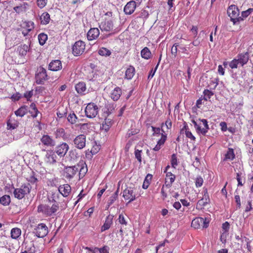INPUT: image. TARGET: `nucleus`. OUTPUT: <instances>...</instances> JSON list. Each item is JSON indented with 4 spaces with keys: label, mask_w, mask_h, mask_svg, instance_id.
<instances>
[{
    "label": "nucleus",
    "mask_w": 253,
    "mask_h": 253,
    "mask_svg": "<svg viewBox=\"0 0 253 253\" xmlns=\"http://www.w3.org/2000/svg\"><path fill=\"white\" fill-rule=\"evenodd\" d=\"M14 197L18 200L23 199L25 195L30 193L32 187L29 183L23 184L19 188H14Z\"/></svg>",
    "instance_id": "1"
},
{
    "label": "nucleus",
    "mask_w": 253,
    "mask_h": 253,
    "mask_svg": "<svg viewBox=\"0 0 253 253\" xmlns=\"http://www.w3.org/2000/svg\"><path fill=\"white\" fill-rule=\"evenodd\" d=\"M227 13L234 25L243 21V18L239 17V10L235 5H230L227 9Z\"/></svg>",
    "instance_id": "2"
},
{
    "label": "nucleus",
    "mask_w": 253,
    "mask_h": 253,
    "mask_svg": "<svg viewBox=\"0 0 253 253\" xmlns=\"http://www.w3.org/2000/svg\"><path fill=\"white\" fill-rule=\"evenodd\" d=\"M192 122L194 124L197 133H201L203 135L206 134L209 129V126L207 120L199 119L197 121L192 120Z\"/></svg>",
    "instance_id": "3"
},
{
    "label": "nucleus",
    "mask_w": 253,
    "mask_h": 253,
    "mask_svg": "<svg viewBox=\"0 0 253 253\" xmlns=\"http://www.w3.org/2000/svg\"><path fill=\"white\" fill-rule=\"evenodd\" d=\"M209 224V221L206 218L196 217L192 221L191 226L195 229H199L201 227L206 228L208 227Z\"/></svg>",
    "instance_id": "4"
},
{
    "label": "nucleus",
    "mask_w": 253,
    "mask_h": 253,
    "mask_svg": "<svg viewBox=\"0 0 253 253\" xmlns=\"http://www.w3.org/2000/svg\"><path fill=\"white\" fill-rule=\"evenodd\" d=\"M98 106L93 103L88 104L85 109V115L89 118L95 117L98 114Z\"/></svg>",
    "instance_id": "5"
},
{
    "label": "nucleus",
    "mask_w": 253,
    "mask_h": 253,
    "mask_svg": "<svg viewBox=\"0 0 253 253\" xmlns=\"http://www.w3.org/2000/svg\"><path fill=\"white\" fill-rule=\"evenodd\" d=\"M47 77L46 70L42 67H40L36 74V83L38 84H42L44 81L47 80Z\"/></svg>",
    "instance_id": "6"
},
{
    "label": "nucleus",
    "mask_w": 253,
    "mask_h": 253,
    "mask_svg": "<svg viewBox=\"0 0 253 253\" xmlns=\"http://www.w3.org/2000/svg\"><path fill=\"white\" fill-rule=\"evenodd\" d=\"M47 226L44 223L39 224L34 229L33 233L39 238H43L48 233Z\"/></svg>",
    "instance_id": "7"
},
{
    "label": "nucleus",
    "mask_w": 253,
    "mask_h": 253,
    "mask_svg": "<svg viewBox=\"0 0 253 253\" xmlns=\"http://www.w3.org/2000/svg\"><path fill=\"white\" fill-rule=\"evenodd\" d=\"M79 165L65 167L63 170L64 176L68 179L73 178L74 175L79 171Z\"/></svg>",
    "instance_id": "8"
},
{
    "label": "nucleus",
    "mask_w": 253,
    "mask_h": 253,
    "mask_svg": "<svg viewBox=\"0 0 253 253\" xmlns=\"http://www.w3.org/2000/svg\"><path fill=\"white\" fill-rule=\"evenodd\" d=\"M85 44L82 41L76 42L72 47V52L74 56H79L83 54L85 49Z\"/></svg>",
    "instance_id": "9"
},
{
    "label": "nucleus",
    "mask_w": 253,
    "mask_h": 253,
    "mask_svg": "<svg viewBox=\"0 0 253 253\" xmlns=\"http://www.w3.org/2000/svg\"><path fill=\"white\" fill-rule=\"evenodd\" d=\"M69 149V146L68 144L65 142H62L55 147L54 152L59 157H63L67 154Z\"/></svg>",
    "instance_id": "10"
},
{
    "label": "nucleus",
    "mask_w": 253,
    "mask_h": 253,
    "mask_svg": "<svg viewBox=\"0 0 253 253\" xmlns=\"http://www.w3.org/2000/svg\"><path fill=\"white\" fill-rule=\"evenodd\" d=\"M73 143L77 149H83L85 146L86 136L84 134L77 136L73 140Z\"/></svg>",
    "instance_id": "11"
},
{
    "label": "nucleus",
    "mask_w": 253,
    "mask_h": 253,
    "mask_svg": "<svg viewBox=\"0 0 253 253\" xmlns=\"http://www.w3.org/2000/svg\"><path fill=\"white\" fill-rule=\"evenodd\" d=\"M123 197L126 200H128V203L133 201L136 199L135 194L131 187H127L124 190Z\"/></svg>",
    "instance_id": "12"
},
{
    "label": "nucleus",
    "mask_w": 253,
    "mask_h": 253,
    "mask_svg": "<svg viewBox=\"0 0 253 253\" xmlns=\"http://www.w3.org/2000/svg\"><path fill=\"white\" fill-rule=\"evenodd\" d=\"M57 156L53 151H47L44 157V162L46 164L53 165L56 163Z\"/></svg>",
    "instance_id": "13"
},
{
    "label": "nucleus",
    "mask_w": 253,
    "mask_h": 253,
    "mask_svg": "<svg viewBox=\"0 0 253 253\" xmlns=\"http://www.w3.org/2000/svg\"><path fill=\"white\" fill-rule=\"evenodd\" d=\"M136 5V2L134 0L128 2L124 8L125 13L127 15H130L134 11Z\"/></svg>",
    "instance_id": "14"
},
{
    "label": "nucleus",
    "mask_w": 253,
    "mask_h": 253,
    "mask_svg": "<svg viewBox=\"0 0 253 253\" xmlns=\"http://www.w3.org/2000/svg\"><path fill=\"white\" fill-rule=\"evenodd\" d=\"M41 141L45 146L53 147L55 145V141L50 136L43 135L41 139Z\"/></svg>",
    "instance_id": "15"
},
{
    "label": "nucleus",
    "mask_w": 253,
    "mask_h": 253,
    "mask_svg": "<svg viewBox=\"0 0 253 253\" xmlns=\"http://www.w3.org/2000/svg\"><path fill=\"white\" fill-rule=\"evenodd\" d=\"M62 67V63L59 60H53L48 65V69L53 71L60 70Z\"/></svg>",
    "instance_id": "16"
},
{
    "label": "nucleus",
    "mask_w": 253,
    "mask_h": 253,
    "mask_svg": "<svg viewBox=\"0 0 253 253\" xmlns=\"http://www.w3.org/2000/svg\"><path fill=\"white\" fill-rule=\"evenodd\" d=\"M58 191L63 197H66L70 193L71 191V187L68 184H64L60 185L59 187Z\"/></svg>",
    "instance_id": "17"
},
{
    "label": "nucleus",
    "mask_w": 253,
    "mask_h": 253,
    "mask_svg": "<svg viewBox=\"0 0 253 253\" xmlns=\"http://www.w3.org/2000/svg\"><path fill=\"white\" fill-rule=\"evenodd\" d=\"M99 30L97 28H91L87 34V38L89 41L96 39L99 35Z\"/></svg>",
    "instance_id": "18"
},
{
    "label": "nucleus",
    "mask_w": 253,
    "mask_h": 253,
    "mask_svg": "<svg viewBox=\"0 0 253 253\" xmlns=\"http://www.w3.org/2000/svg\"><path fill=\"white\" fill-rule=\"evenodd\" d=\"M38 210L39 211L42 212L47 216H51L53 214L50 207L48 205H41L38 206Z\"/></svg>",
    "instance_id": "19"
},
{
    "label": "nucleus",
    "mask_w": 253,
    "mask_h": 253,
    "mask_svg": "<svg viewBox=\"0 0 253 253\" xmlns=\"http://www.w3.org/2000/svg\"><path fill=\"white\" fill-rule=\"evenodd\" d=\"M170 168L169 166H167L164 170V172L166 173V177L169 179V182L168 184L166 183V186L168 188L171 187L172 183L174 181L175 176L171 172H167L168 169ZM167 181H166V183Z\"/></svg>",
    "instance_id": "20"
},
{
    "label": "nucleus",
    "mask_w": 253,
    "mask_h": 253,
    "mask_svg": "<svg viewBox=\"0 0 253 253\" xmlns=\"http://www.w3.org/2000/svg\"><path fill=\"white\" fill-rule=\"evenodd\" d=\"M237 60L239 64L243 66L246 64L249 60V53L248 52H246L245 53L239 54L237 56Z\"/></svg>",
    "instance_id": "21"
},
{
    "label": "nucleus",
    "mask_w": 253,
    "mask_h": 253,
    "mask_svg": "<svg viewBox=\"0 0 253 253\" xmlns=\"http://www.w3.org/2000/svg\"><path fill=\"white\" fill-rule=\"evenodd\" d=\"M99 27L102 31L109 32L113 29V24L112 21H107L104 23L102 22Z\"/></svg>",
    "instance_id": "22"
},
{
    "label": "nucleus",
    "mask_w": 253,
    "mask_h": 253,
    "mask_svg": "<svg viewBox=\"0 0 253 253\" xmlns=\"http://www.w3.org/2000/svg\"><path fill=\"white\" fill-rule=\"evenodd\" d=\"M113 215H109L108 216H107L104 224L101 227V231L102 232H103V231L109 229L111 224L113 223Z\"/></svg>",
    "instance_id": "23"
},
{
    "label": "nucleus",
    "mask_w": 253,
    "mask_h": 253,
    "mask_svg": "<svg viewBox=\"0 0 253 253\" xmlns=\"http://www.w3.org/2000/svg\"><path fill=\"white\" fill-rule=\"evenodd\" d=\"M75 89L80 94H84L86 90V84L84 82H79L75 85Z\"/></svg>",
    "instance_id": "24"
},
{
    "label": "nucleus",
    "mask_w": 253,
    "mask_h": 253,
    "mask_svg": "<svg viewBox=\"0 0 253 253\" xmlns=\"http://www.w3.org/2000/svg\"><path fill=\"white\" fill-rule=\"evenodd\" d=\"M122 94L121 89L119 87H116L111 94V97L114 101H117L120 97Z\"/></svg>",
    "instance_id": "25"
},
{
    "label": "nucleus",
    "mask_w": 253,
    "mask_h": 253,
    "mask_svg": "<svg viewBox=\"0 0 253 253\" xmlns=\"http://www.w3.org/2000/svg\"><path fill=\"white\" fill-rule=\"evenodd\" d=\"M112 125V120L110 119L106 118L102 124L101 128L105 132L108 131Z\"/></svg>",
    "instance_id": "26"
},
{
    "label": "nucleus",
    "mask_w": 253,
    "mask_h": 253,
    "mask_svg": "<svg viewBox=\"0 0 253 253\" xmlns=\"http://www.w3.org/2000/svg\"><path fill=\"white\" fill-rule=\"evenodd\" d=\"M29 50V46L25 44L19 46L17 48V51L19 52V54L21 56H25L27 54V53Z\"/></svg>",
    "instance_id": "27"
},
{
    "label": "nucleus",
    "mask_w": 253,
    "mask_h": 253,
    "mask_svg": "<svg viewBox=\"0 0 253 253\" xmlns=\"http://www.w3.org/2000/svg\"><path fill=\"white\" fill-rule=\"evenodd\" d=\"M28 112V107L27 106H22L17 110L15 111V114L16 116L20 117H23Z\"/></svg>",
    "instance_id": "28"
},
{
    "label": "nucleus",
    "mask_w": 253,
    "mask_h": 253,
    "mask_svg": "<svg viewBox=\"0 0 253 253\" xmlns=\"http://www.w3.org/2000/svg\"><path fill=\"white\" fill-rule=\"evenodd\" d=\"M7 125L8 129H14L18 126L19 123L14 119L10 118L7 121Z\"/></svg>",
    "instance_id": "29"
},
{
    "label": "nucleus",
    "mask_w": 253,
    "mask_h": 253,
    "mask_svg": "<svg viewBox=\"0 0 253 253\" xmlns=\"http://www.w3.org/2000/svg\"><path fill=\"white\" fill-rule=\"evenodd\" d=\"M40 19L42 24L46 25L48 24L50 21V15L46 12H44L41 16Z\"/></svg>",
    "instance_id": "30"
},
{
    "label": "nucleus",
    "mask_w": 253,
    "mask_h": 253,
    "mask_svg": "<svg viewBox=\"0 0 253 253\" xmlns=\"http://www.w3.org/2000/svg\"><path fill=\"white\" fill-rule=\"evenodd\" d=\"M11 237L14 239H18L21 234V230L18 228H13L10 232Z\"/></svg>",
    "instance_id": "31"
},
{
    "label": "nucleus",
    "mask_w": 253,
    "mask_h": 253,
    "mask_svg": "<svg viewBox=\"0 0 253 253\" xmlns=\"http://www.w3.org/2000/svg\"><path fill=\"white\" fill-rule=\"evenodd\" d=\"M79 176L83 178L87 171V168L85 163H82L80 164Z\"/></svg>",
    "instance_id": "32"
},
{
    "label": "nucleus",
    "mask_w": 253,
    "mask_h": 253,
    "mask_svg": "<svg viewBox=\"0 0 253 253\" xmlns=\"http://www.w3.org/2000/svg\"><path fill=\"white\" fill-rule=\"evenodd\" d=\"M135 73V69L133 67L130 66L129 68L127 69L126 71L125 76L126 78L130 80L134 76Z\"/></svg>",
    "instance_id": "33"
},
{
    "label": "nucleus",
    "mask_w": 253,
    "mask_h": 253,
    "mask_svg": "<svg viewBox=\"0 0 253 253\" xmlns=\"http://www.w3.org/2000/svg\"><path fill=\"white\" fill-rule=\"evenodd\" d=\"M235 158V154L234 150L232 148H229L226 154L224 160L225 161H232Z\"/></svg>",
    "instance_id": "34"
},
{
    "label": "nucleus",
    "mask_w": 253,
    "mask_h": 253,
    "mask_svg": "<svg viewBox=\"0 0 253 253\" xmlns=\"http://www.w3.org/2000/svg\"><path fill=\"white\" fill-rule=\"evenodd\" d=\"M141 55L142 58L148 59L151 56V52L147 47H145L141 51Z\"/></svg>",
    "instance_id": "35"
},
{
    "label": "nucleus",
    "mask_w": 253,
    "mask_h": 253,
    "mask_svg": "<svg viewBox=\"0 0 253 253\" xmlns=\"http://www.w3.org/2000/svg\"><path fill=\"white\" fill-rule=\"evenodd\" d=\"M0 203L3 206H8L10 203V197L5 195L0 198Z\"/></svg>",
    "instance_id": "36"
},
{
    "label": "nucleus",
    "mask_w": 253,
    "mask_h": 253,
    "mask_svg": "<svg viewBox=\"0 0 253 253\" xmlns=\"http://www.w3.org/2000/svg\"><path fill=\"white\" fill-rule=\"evenodd\" d=\"M78 119V117L74 112L70 113L67 116L68 121L72 125L77 123Z\"/></svg>",
    "instance_id": "37"
},
{
    "label": "nucleus",
    "mask_w": 253,
    "mask_h": 253,
    "mask_svg": "<svg viewBox=\"0 0 253 253\" xmlns=\"http://www.w3.org/2000/svg\"><path fill=\"white\" fill-rule=\"evenodd\" d=\"M98 53L100 55L107 57L111 55V51L106 48L101 47L98 50Z\"/></svg>",
    "instance_id": "38"
},
{
    "label": "nucleus",
    "mask_w": 253,
    "mask_h": 253,
    "mask_svg": "<svg viewBox=\"0 0 253 253\" xmlns=\"http://www.w3.org/2000/svg\"><path fill=\"white\" fill-rule=\"evenodd\" d=\"M38 40L39 43L43 45L47 40V35L43 33H41L38 36Z\"/></svg>",
    "instance_id": "39"
},
{
    "label": "nucleus",
    "mask_w": 253,
    "mask_h": 253,
    "mask_svg": "<svg viewBox=\"0 0 253 253\" xmlns=\"http://www.w3.org/2000/svg\"><path fill=\"white\" fill-rule=\"evenodd\" d=\"M203 94L204 95L203 99L206 101L209 100L214 94L213 92L207 89L204 90Z\"/></svg>",
    "instance_id": "40"
},
{
    "label": "nucleus",
    "mask_w": 253,
    "mask_h": 253,
    "mask_svg": "<svg viewBox=\"0 0 253 253\" xmlns=\"http://www.w3.org/2000/svg\"><path fill=\"white\" fill-rule=\"evenodd\" d=\"M118 193H119V188H118L117 190L115 192V193L110 197V199L108 201V204L109 205H112L115 201L116 200L118 196Z\"/></svg>",
    "instance_id": "41"
},
{
    "label": "nucleus",
    "mask_w": 253,
    "mask_h": 253,
    "mask_svg": "<svg viewBox=\"0 0 253 253\" xmlns=\"http://www.w3.org/2000/svg\"><path fill=\"white\" fill-rule=\"evenodd\" d=\"M185 129V135L187 137L191 139L192 140H195V137L192 134L191 131L188 130L187 126H184L183 128V129Z\"/></svg>",
    "instance_id": "42"
},
{
    "label": "nucleus",
    "mask_w": 253,
    "mask_h": 253,
    "mask_svg": "<svg viewBox=\"0 0 253 253\" xmlns=\"http://www.w3.org/2000/svg\"><path fill=\"white\" fill-rule=\"evenodd\" d=\"M151 177H152V175H151L150 174H148L147 175V176L144 180L143 186H142L143 188L147 189L148 188V185L149 184L148 178L151 179Z\"/></svg>",
    "instance_id": "43"
},
{
    "label": "nucleus",
    "mask_w": 253,
    "mask_h": 253,
    "mask_svg": "<svg viewBox=\"0 0 253 253\" xmlns=\"http://www.w3.org/2000/svg\"><path fill=\"white\" fill-rule=\"evenodd\" d=\"M179 47L178 43H175L171 47V52L175 57L177 53V47Z\"/></svg>",
    "instance_id": "44"
},
{
    "label": "nucleus",
    "mask_w": 253,
    "mask_h": 253,
    "mask_svg": "<svg viewBox=\"0 0 253 253\" xmlns=\"http://www.w3.org/2000/svg\"><path fill=\"white\" fill-rule=\"evenodd\" d=\"M94 250L99 251L100 253H109L108 247L106 246L101 248L95 247Z\"/></svg>",
    "instance_id": "45"
},
{
    "label": "nucleus",
    "mask_w": 253,
    "mask_h": 253,
    "mask_svg": "<svg viewBox=\"0 0 253 253\" xmlns=\"http://www.w3.org/2000/svg\"><path fill=\"white\" fill-rule=\"evenodd\" d=\"M171 165L174 168H175V167L177 165V158L176 154H173L171 156Z\"/></svg>",
    "instance_id": "46"
},
{
    "label": "nucleus",
    "mask_w": 253,
    "mask_h": 253,
    "mask_svg": "<svg viewBox=\"0 0 253 253\" xmlns=\"http://www.w3.org/2000/svg\"><path fill=\"white\" fill-rule=\"evenodd\" d=\"M37 5L40 8H43L47 4V0H37Z\"/></svg>",
    "instance_id": "47"
},
{
    "label": "nucleus",
    "mask_w": 253,
    "mask_h": 253,
    "mask_svg": "<svg viewBox=\"0 0 253 253\" xmlns=\"http://www.w3.org/2000/svg\"><path fill=\"white\" fill-rule=\"evenodd\" d=\"M203 179L201 176H198L196 179V186L197 187H201L203 183Z\"/></svg>",
    "instance_id": "48"
},
{
    "label": "nucleus",
    "mask_w": 253,
    "mask_h": 253,
    "mask_svg": "<svg viewBox=\"0 0 253 253\" xmlns=\"http://www.w3.org/2000/svg\"><path fill=\"white\" fill-rule=\"evenodd\" d=\"M28 111L29 112V113L31 114V116L33 118H36L38 116V114L40 113V112L38 111V109H35V110H28Z\"/></svg>",
    "instance_id": "49"
},
{
    "label": "nucleus",
    "mask_w": 253,
    "mask_h": 253,
    "mask_svg": "<svg viewBox=\"0 0 253 253\" xmlns=\"http://www.w3.org/2000/svg\"><path fill=\"white\" fill-rule=\"evenodd\" d=\"M167 139V135L162 133L161 139L158 141L157 144L161 147L165 142Z\"/></svg>",
    "instance_id": "50"
},
{
    "label": "nucleus",
    "mask_w": 253,
    "mask_h": 253,
    "mask_svg": "<svg viewBox=\"0 0 253 253\" xmlns=\"http://www.w3.org/2000/svg\"><path fill=\"white\" fill-rule=\"evenodd\" d=\"M239 64L237 59H234L229 63V66L232 69L237 68Z\"/></svg>",
    "instance_id": "51"
},
{
    "label": "nucleus",
    "mask_w": 253,
    "mask_h": 253,
    "mask_svg": "<svg viewBox=\"0 0 253 253\" xmlns=\"http://www.w3.org/2000/svg\"><path fill=\"white\" fill-rule=\"evenodd\" d=\"M53 201H54V203L52 204L50 208L53 213H54L58 210L59 208V205L56 202L54 199H53Z\"/></svg>",
    "instance_id": "52"
},
{
    "label": "nucleus",
    "mask_w": 253,
    "mask_h": 253,
    "mask_svg": "<svg viewBox=\"0 0 253 253\" xmlns=\"http://www.w3.org/2000/svg\"><path fill=\"white\" fill-rule=\"evenodd\" d=\"M69 154L71 159H77L78 157V153L76 150H71L69 152Z\"/></svg>",
    "instance_id": "53"
},
{
    "label": "nucleus",
    "mask_w": 253,
    "mask_h": 253,
    "mask_svg": "<svg viewBox=\"0 0 253 253\" xmlns=\"http://www.w3.org/2000/svg\"><path fill=\"white\" fill-rule=\"evenodd\" d=\"M141 151L139 150H135V158L137 159L138 161H139L140 163L142 161V158H141Z\"/></svg>",
    "instance_id": "54"
},
{
    "label": "nucleus",
    "mask_w": 253,
    "mask_h": 253,
    "mask_svg": "<svg viewBox=\"0 0 253 253\" xmlns=\"http://www.w3.org/2000/svg\"><path fill=\"white\" fill-rule=\"evenodd\" d=\"M152 129L153 132V134H162V133H161V131L164 132L163 129H161L160 127L152 126Z\"/></svg>",
    "instance_id": "55"
},
{
    "label": "nucleus",
    "mask_w": 253,
    "mask_h": 253,
    "mask_svg": "<svg viewBox=\"0 0 253 253\" xmlns=\"http://www.w3.org/2000/svg\"><path fill=\"white\" fill-rule=\"evenodd\" d=\"M148 16L149 12L147 10L144 9L141 10L140 14V17L143 19H146L148 17Z\"/></svg>",
    "instance_id": "56"
},
{
    "label": "nucleus",
    "mask_w": 253,
    "mask_h": 253,
    "mask_svg": "<svg viewBox=\"0 0 253 253\" xmlns=\"http://www.w3.org/2000/svg\"><path fill=\"white\" fill-rule=\"evenodd\" d=\"M26 26L29 31H31L34 28V23L32 21H28L26 22Z\"/></svg>",
    "instance_id": "57"
},
{
    "label": "nucleus",
    "mask_w": 253,
    "mask_h": 253,
    "mask_svg": "<svg viewBox=\"0 0 253 253\" xmlns=\"http://www.w3.org/2000/svg\"><path fill=\"white\" fill-rule=\"evenodd\" d=\"M209 203V202L204 200V199H202L198 201L197 205L201 207H205Z\"/></svg>",
    "instance_id": "58"
},
{
    "label": "nucleus",
    "mask_w": 253,
    "mask_h": 253,
    "mask_svg": "<svg viewBox=\"0 0 253 253\" xmlns=\"http://www.w3.org/2000/svg\"><path fill=\"white\" fill-rule=\"evenodd\" d=\"M222 228L223 230H224V232H228L230 228L229 223L227 221L223 223L222 225Z\"/></svg>",
    "instance_id": "59"
},
{
    "label": "nucleus",
    "mask_w": 253,
    "mask_h": 253,
    "mask_svg": "<svg viewBox=\"0 0 253 253\" xmlns=\"http://www.w3.org/2000/svg\"><path fill=\"white\" fill-rule=\"evenodd\" d=\"M252 209H253V207H252V201L251 200H248V204L246 206L245 211V212H249V211H251Z\"/></svg>",
    "instance_id": "60"
},
{
    "label": "nucleus",
    "mask_w": 253,
    "mask_h": 253,
    "mask_svg": "<svg viewBox=\"0 0 253 253\" xmlns=\"http://www.w3.org/2000/svg\"><path fill=\"white\" fill-rule=\"evenodd\" d=\"M235 200L236 203L237 204V207L238 208H240L241 204V200L239 195H235Z\"/></svg>",
    "instance_id": "61"
},
{
    "label": "nucleus",
    "mask_w": 253,
    "mask_h": 253,
    "mask_svg": "<svg viewBox=\"0 0 253 253\" xmlns=\"http://www.w3.org/2000/svg\"><path fill=\"white\" fill-rule=\"evenodd\" d=\"M203 192H204V195H203V197L202 199H204V200H206V201L210 202V199L209 198L207 189H204Z\"/></svg>",
    "instance_id": "62"
},
{
    "label": "nucleus",
    "mask_w": 253,
    "mask_h": 253,
    "mask_svg": "<svg viewBox=\"0 0 253 253\" xmlns=\"http://www.w3.org/2000/svg\"><path fill=\"white\" fill-rule=\"evenodd\" d=\"M27 253H35L36 252L35 247L34 246V244H32L31 246L29 248H28V246L26 247Z\"/></svg>",
    "instance_id": "63"
},
{
    "label": "nucleus",
    "mask_w": 253,
    "mask_h": 253,
    "mask_svg": "<svg viewBox=\"0 0 253 253\" xmlns=\"http://www.w3.org/2000/svg\"><path fill=\"white\" fill-rule=\"evenodd\" d=\"M33 91L32 90H31V91H26V92L24 93V96L27 98V99L28 100H29V99L33 96Z\"/></svg>",
    "instance_id": "64"
}]
</instances>
